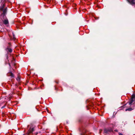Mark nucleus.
Returning a JSON list of instances; mask_svg holds the SVG:
<instances>
[{"label":"nucleus","instance_id":"10","mask_svg":"<svg viewBox=\"0 0 135 135\" xmlns=\"http://www.w3.org/2000/svg\"><path fill=\"white\" fill-rule=\"evenodd\" d=\"M17 80L18 81H19L20 80V78L19 77H18L17 78Z\"/></svg>","mask_w":135,"mask_h":135},{"label":"nucleus","instance_id":"5","mask_svg":"<svg viewBox=\"0 0 135 135\" xmlns=\"http://www.w3.org/2000/svg\"><path fill=\"white\" fill-rule=\"evenodd\" d=\"M7 49L8 51L10 52H11L12 51V49L10 48L9 47H8L7 48Z\"/></svg>","mask_w":135,"mask_h":135},{"label":"nucleus","instance_id":"15","mask_svg":"<svg viewBox=\"0 0 135 135\" xmlns=\"http://www.w3.org/2000/svg\"><path fill=\"white\" fill-rule=\"evenodd\" d=\"M8 45H9V46H11V44H10V43H8Z\"/></svg>","mask_w":135,"mask_h":135},{"label":"nucleus","instance_id":"12","mask_svg":"<svg viewBox=\"0 0 135 135\" xmlns=\"http://www.w3.org/2000/svg\"><path fill=\"white\" fill-rule=\"evenodd\" d=\"M33 131V129H32V131H30L29 132V133H31Z\"/></svg>","mask_w":135,"mask_h":135},{"label":"nucleus","instance_id":"9","mask_svg":"<svg viewBox=\"0 0 135 135\" xmlns=\"http://www.w3.org/2000/svg\"><path fill=\"white\" fill-rule=\"evenodd\" d=\"M132 110V109L131 108H128V109H126V111H127V110L130 111L131 110Z\"/></svg>","mask_w":135,"mask_h":135},{"label":"nucleus","instance_id":"11","mask_svg":"<svg viewBox=\"0 0 135 135\" xmlns=\"http://www.w3.org/2000/svg\"><path fill=\"white\" fill-rule=\"evenodd\" d=\"M13 37L14 40H15L16 39V38L15 37V36L14 35H13Z\"/></svg>","mask_w":135,"mask_h":135},{"label":"nucleus","instance_id":"8","mask_svg":"<svg viewBox=\"0 0 135 135\" xmlns=\"http://www.w3.org/2000/svg\"><path fill=\"white\" fill-rule=\"evenodd\" d=\"M135 99V95H133L132 96L131 99Z\"/></svg>","mask_w":135,"mask_h":135},{"label":"nucleus","instance_id":"14","mask_svg":"<svg viewBox=\"0 0 135 135\" xmlns=\"http://www.w3.org/2000/svg\"><path fill=\"white\" fill-rule=\"evenodd\" d=\"M119 135H123V134L121 133H119Z\"/></svg>","mask_w":135,"mask_h":135},{"label":"nucleus","instance_id":"17","mask_svg":"<svg viewBox=\"0 0 135 135\" xmlns=\"http://www.w3.org/2000/svg\"><path fill=\"white\" fill-rule=\"evenodd\" d=\"M106 129H105V131H106Z\"/></svg>","mask_w":135,"mask_h":135},{"label":"nucleus","instance_id":"1","mask_svg":"<svg viewBox=\"0 0 135 135\" xmlns=\"http://www.w3.org/2000/svg\"><path fill=\"white\" fill-rule=\"evenodd\" d=\"M135 103V99H131L130 101L129 102V104L130 105H132L134 104Z\"/></svg>","mask_w":135,"mask_h":135},{"label":"nucleus","instance_id":"7","mask_svg":"<svg viewBox=\"0 0 135 135\" xmlns=\"http://www.w3.org/2000/svg\"><path fill=\"white\" fill-rule=\"evenodd\" d=\"M10 76H11V77L12 78L14 77V76L13 74V73H10Z\"/></svg>","mask_w":135,"mask_h":135},{"label":"nucleus","instance_id":"13","mask_svg":"<svg viewBox=\"0 0 135 135\" xmlns=\"http://www.w3.org/2000/svg\"><path fill=\"white\" fill-rule=\"evenodd\" d=\"M55 82H56V83L57 84H58V83H59V81H58V80H56V81H55Z\"/></svg>","mask_w":135,"mask_h":135},{"label":"nucleus","instance_id":"16","mask_svg":"<svg viewBox=\"0 0 135 135\" xmlns=\"http://www.w3.org/2000/svg\"><path fill=\"white\" fill-rule=\"evenodd\" d=\"M112 129H110V130H108V131H112Z\"/></svg>","mask_w":135,"mask_h":135},{"label":"nucleus","instance_id":"4","mask_svg":"<svg viewBox=\"0 0 135 135\" xmlns=\"http://www.w3.org/2000/svg\"><path fill=\"white\" fill-rule=\"evenodd\" d=\"M7 8H6L4 9H3V12L2 14V15H3V16H5V14L7 12Z\"/></svg>","mask_w":135,"mask_h":135},{"label":"nucleus","instance_id":"6","mask_svg":"<svg viewBox=\"0 0 135 135\" xmlns=\"http://www.w3.org/2000/svg\"><path fill=\"white\" fill-rule=\"evenodd\" d=\"M5 5L4 4H3L2 6V7L0 9L1 10H3V8L4 7Z\"/></svg>","mask_w":135,"mask_h":135},{"label":"nucleus","instance_id":"3","mask_svg":"<svg viewBox=\"0 0 135 135\" xmlns=\"http://www.w3.org/2000/svg\"><path fill=\"white\" fill-rule=\"evenodd\" d=\"M3 23L5 25H7L9 24L7 18H6L4 20H3Z\"/></svg>","mask_w":135,"mask_h":135},{"label":"nucleus","instance_id":"2","mask_svg":"<svg viewBox=\"0 0 135 135\" xmlns=\"http://www.w3.org/2000/svg\"><path fill=\"white\" fill-rule=\"evenodd\" d=\"M131 4L133 5L135 4V0H127Z\"/></svg>","mask_w":135,"mask_h":135}]
</instances>
